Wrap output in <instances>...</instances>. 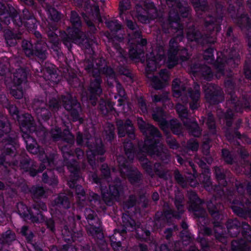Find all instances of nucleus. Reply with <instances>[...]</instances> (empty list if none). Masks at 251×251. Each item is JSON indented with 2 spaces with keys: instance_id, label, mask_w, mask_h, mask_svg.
<instances>
[{
  "instance_id": "1",
  "label": "nucleus",
  "mask_w": 251,
  "mask_h": 251,
  "mask_svg": "<svg viewBox=\"0 0 251 251\" xmlns=\"http://www.w3.org/2000/svg\"><path fill=\"white\" fill-rule=\"evenodd\" d=\"M137 124L146 138L141 151L147 153L151 158L160 160L165 163L171 161V155L169 150L160 143L162 134L159 130L153 126L146 123L141 118L137 119Z\"/></svg>"
},
{
  "instance_id": "2",
  "label": "nucleus",
  "mask_w": 251,
  "mask_h": 251,
  "mask_svg": "<svg viewBox=\"0 0 251 251\" xmlns=\"http://www.w3.org/2000/svg\"><path fill=\"white\" fill-rule=\"evenodd\" d=\"M95 63L97 67H94L93 60L91 58L86 59L81 62V67L90 77L86 100L93 106L96 105L98 97L102 93L101 85L102 80L100 75V70L106 66V60L103 57L96 58Z\"/></svg>"
},
{
  "instance_id": "3",
  "label": "nucleus",
  "mask_w": 251,
  "mask_h": 251,
  "mask_svg": "<svg viewBox=\"0 0 251 251\" xmlns=\"http://www.w3.org/2000/svg\"><path fill=\"white\" fill-rule=\"evenodd\" d=\"M172 88L174 97L180 98L183 103L189 102L192 110L200 106L201 92L199 84L195 83L193 88L187 87L179 79L175 78L172 82Z\"/></svg>"
},
{
  "instance_id": "4",
  "label": "nucleus",
  "mask_w": 251,
  "mask_h": 251,
  "mask_svg": "<svg viewBox=\"0 0 251 251\" xmlns=\"http://www.w3.org/2000/svg\"><path fill=\"white\" fill-rule=\"evenodd\" d=\"M61 95L49 99L45 101L40 98L34 99L31 107L39 122H47L52 116V113H55L62 107Z\"/></svg>"
},
{
  "instance_id": "5",
  "label": "nucleus",
  "mask_w": 251,
  "mask_h": 251,
  "mask_svg": "<svg viewBox=\"0 0 251 251\" xmlns=\"http://www.w3.org/2000/svg\"><path fill=\"white\" fill-rule=\"evenodd\" d=\"M191 1L195 6V10L198 16L200 18L203 19L205 26L206 27L209 26V30H214L216 28L218 31L220 28V24L223 20V14L224 11L222 2L216 1L215 3L217 14V17L215 18L206 12L207 9V5L205 0H191Z\"/></svg>"
},
{
  "instance_id": "6",
  "label": "nucleus",
  "mask_w": 251,
  "mask_h": 251,
  "mask_svg": "<svg viewBox=\"0 0 251 251\" xmlns=\"http://www.w3.org/2000/svg\"><path fill=\"white\" fill-rule=\"evenodd\" d=\"M232 28L229 27L227 29L226 35V39L229 42V48L230 50L229 58L226 60L220 57H217L215 67L216 68V76L220 77L221 75H224V69L226 63L227 64L232 65V63L238 64L239 61V52L241 49V45L238 39L232 37Z\"/></svg>"
},
{
  "instance_id": "7",
  "label": "nucleus",
  "mask_w": 251,
  "mask_h": 251,
  "mask_svg": "<svg viewBox=\"0 0 251 251\" xmlns=\"http://www.w3.org/2000/svg\"><path fill=\"white\" fill-rule=\"evenodd\" d=\"M225 84L227 87V93L226 105L229 107L225 113V119L226 125L228 127H230L232 124V119L234 116L232 110H234L236 112L241 113L244 108H248L249 106L246 102L243 103L237 97L233 89L234 83L231 79L227 80Z\"/></svg>"
},
{
  "instance_id": "8",
  "label": "nucleus",
  "mask_w": 251,
  "mask_h": 251,
  "mask_svg": "<svg viewBox=\"0 0 251 251\" xmlns=\"http://www.w3.org/2000/svg\"><path fill=\"white\" fill-rule=\"evenodd\" d=\"M174 204L177 211L170 209L166 211L164 214L159 212L155 214L153 222V226L155 228H159L164 226L167 222L166 219L170 218V215L178 219L180 217L181 215L184 211V198L182 194L178 193L176 195Z\"/></svg>"
},
{
  "instance_id": "9",
  "label": "nucleus",
  "mask_w": 251,
  "mask_h": 251,
  "mask_svg": "<svg viewBox=\"0 0 251 251\" xmlns=\"http://www.w3.org/2000/svg\"><path fill=\"white\" fill-rule=\"evenodd\" d=\"M183 37V33L180 31L179 33H177L169 41L168 57L169 61L172 63L171 65L173 66L178 63L179 59L183 61L188 58L187 50L181 48L178 45L179 42L182 40Z\"/></svg>"
},
{
  "instance_id": "10",
  "label": "nucleus",
  "mask_w": 251,
  "mask_h": 251,
  "mask_svg": "<svg viewBox=\"0 0 251 251\" xmlns=\"http://www.w3.org/2000/svg\"><path fill=\"white\" fill-rule=\"evenodd\" d=\"M122 219L121 226L115 229V231L123 238H126L127 230L132 231L133 229L136 230L137 237L140 239H146L150 236L151 232L149 230L140 226V225H136L134 220L128 215L124 214Z\"/></svg>"
},
{
  "instance_id": "11",
  "label": "nucleus",
  "mask_w": 251,
  "mask_h": 251,
  "mask_svg": "<svg viewBox=\"0 0 251 251\" xmlns=\"http://www.w3.org/2000/svg\"><path fill=\"white\" fill-rule=\"evenodd\" d=\"M76 142L78 146L87 147L90 151L100 154H103L105 152L101 139L93 137L89 134L83 135L80 132H77Z\"/></svg>"
},
{
  "instance_id": "12",
  "label": "nucleus",
  "mask_w": 251,
  "mask_h": 251,
  "mask_svg": "<svg viewBox=\"0 0 251 251\" xmlns=\"http://www.w3.org/2000/svg\"><path fill=\"white\" fill-rule=\"evenodd\" d=\"M61 100L62 106L70 113L73 121H79L80 123H82L83 120L80 115L81 112V105L76 98L67 94L61 95Z\"/></svg>"
},
{
  "instance_id": "13",
  "label": "nucleus",
  "mask_w": 251,
  "mask_h": 251,
  "mask_svg": "<svg viewBox=\"0 0 251 251\" xmlns=\"http://www.w3.org/2000/svg\"><path fill=\"white\" fill-rule=\"evenodd\" d=\"M237 192L241 198L239 200H234L232 201L231 208L233 211L238 216L246 219L250 218L251 219V209H246L241 207L238 206H243L244 201L242 197L245 192V185L241 183H237L235 184Z\"/></svg>"
},
{
  "instance_id": "14",
  "label": "nucleus",
  "mask_w": 251,
  "mask_h": 251,
  "mask_svg": "<svg viewBox=\"0 0 251 251\" xmlns=\"http://www.w3.org/2000/svg\"><path fill=\"white\" fill-rule=\"evenodd\" d=\"M63 44L70 49L72 48V43H74L85 48H88L95 43L93 39L91 41L86 37L84 32H75L73 31L72 34L67 35L65 33L61 36Z\"/></svg>"
},
{
  "instance_id": "15",
  "label": "nucleus",
  "mask_w": 251,
  "mask_h": 251,
  "mask_svg": "<svg viewBox=\"0 0 251 251\" xmlns=\"http://www.w3.org/2000/svg\"><path fill=\"white\" fill-rule=\"evenodd\" d=\"M63 228L62 229V236L63 240L67 244L63 245V250L67 251L68 250H73V247L69 245L73 240V228L75 226V218L74 215L68 216L67 219H63L62 222Z\"/></svg>"
},
{
  "instance_id": "16",
  "label": "nucleus",
  "mask_w": 251,
  "mask_h": 251,
  "mask_svg": "<svg viewBox=\"0 0 251 251\" xmlns=\"http://www.w3.org/2000/svg\"><path fill=\"white\" fill-rule=\"evenodd\" d=\"M203 91L206 101L211 104H216L224 100V93L222 89L213 83L204 85Z\"/></svg>"
},
{
  "instance_id": "17",
  "label": "nucleus",
  "mask_w": 251,
  "mask_h": 251,
  "mask_svg": "<svg viewBox=\"0 0 251 251\" xmlns=\"http://www.w3.org/2000/svg\"><path fill=\"white\" fill-rule=\"evenodd\" d=\"M189 203V210H192L196 218L205 219L207 214L202 207V201L198 196L195 192L191 191L188 192Z\"/></svg>"
},
{
  "instance_id": "18",
  "label": "nucleus",
  "mask_w": 251,
  "mask_h": 251,
  "mask_svg": "<svg viewBox=\"0 0 251 251\" xmlns=\"http://www.w3.org/2000/svg\"><path fill=\"white\" fill-rule=\"evenodd\" d=\"M17 138V133L11 131L10 124L7 121H0V144L1 146L15 145Z\"/></svg>"
},
{
  "instance_id": "19",
  "label": "nucleus",
  "mask_w": 251,
  "mask_h": 251,
  "mask_svg": "<svg viewBox=\"0 0 251 251\" xmlns=\"http://www.w3.org/2000/svg\"><path fill=\"white\" fill-rule=\"evenodd\" d=\"M115 123L119 137H125L127 135L131 140L135 138V128L131 120L129 119L125 120L117 119Z\"/></svg>"
},
{
  "instance_id": "20",
  "label": "nucleus",
  "mask_w": 251,
  "mask_h": 251,
  "mask_svg": "<svg viewBox=\"0 0 251 251\" xmlns=\"http://www.w3.org/2000/svg\"><path fill=\"white\" fill-rule=\"evenodd\" d=\"M179 11L174 9L170 10L168 18V24H164L162 27L165 32L170 33L171 31H176L179 33L181 31L183 33V24L180 23Z\"/></svg>"
},
{
  "instance_id": "21",
  "label": "nucleus",
  "mask_w": 251,
  "mask_h": 251,
  "mask_svg": "<svg viewBox=\"0 0 251 251\" xmlns=\"http://www.w3.org/2000/svg\"><path fill=\"white\" fill-rule=\"evenodd\" d=\"M187 26L186 36L189 41H195L202 45L215 42L214 39H211L207 35H202L199 30L195 28L193 23H189Z\"/></svg>"
},
{
  "instance_id": "22",
  "label": "nucleus",
  "mask_w": 251,
  "mask_h": 251,
  "mask_svg": "<svg viewBox=\"0 0 251 251\" xmlns=\"http://www.w3.org/2000/svg\"><path fill=\"white\" fill-rule=\"evenodd\" d=\"M4 149L0 154V165H2L5 169L6 175L9 173V171L7 169L8 166H18V161L15 160L10 162L9 157H11L16 155V148L14 145H8L3 146Z\"/></svg>"
},
{
  "instance_id": "23",
  "label": "nucleus",
  "mask_w": 251,
  "mask_h": 251,
  "mask_svg": "<svg viewBox=\"0 0 251 251\" xmlns=\"http://www.w3.org/2000/svg\"><path fill=\"white\" fill-rule=\"evenodd\" d=\"M46 204L41 201H36L32 204L29 209V219L32 223H42L45 220V216L43 214L42 211H47Z\"/></svg>"
},
{
  "instance_id": "24",
  "label": "nucleus",
  "mask_w": 251,
  "mask_h": 251,
  "mask_svg": "<svg viewBox=\"0 0 251 251\" xmlns=\"http://www.w3.org/2000/svg\"><path fill=\"white\" fill-rule=\"evenodd\" d=\"M84 215L90 226L88 232L93 236L100 233L101 223L96 213L91 209L86 208L84 210Z\"/></svg>"
},
{
  "instance_id": "25",
  "label": "nucleus",
  "mask_w": 251,
  "mask_h": 251,
  "mask_svg": "<svg viewBox=\"0 0 251 251\" xmlns=\"http://www.w3.org/2000/svg\"><path fill=\"white\" fill-rule=\"evenodd\" d=\"M147 77L151 81V85L156 90H160L164 88L168 84L169 79L167 69L161 70L159 72V76L149 73L147 75Z\"/></svg>"
},
{
  "instance_id": "26",
  "label": "nucleus",
  "mask_w": 251,
  "mask_h": 251,
  "mask_svg": "<svg viewBox=\"0 0 251 251\" xmlns=\"http://www.w3.org/2000/svg\"><path fill=\"white\" fill-rule=\"evenodd\" d=\"M206 206L209 213L214 220L218 221L222 219L224 205L220 199L213 196L209 201H207Z\"/></svg>"
},
{
  "instance_id": "27",
  "label": "nucleus",
  "mask_w": 251,
  "mask_h": 251,
  "mask_svg": "<svg viewBox=\"0 0 251 251\" xmlns=\"http://www.w3.org/2000/svg\"><path fill=\"white\" fill-rule=\"evenodd\" d=\"M50 133L54 141H62L70 144L75 143V137L68 129L62 132L60 128L55 126L50 130Z\"/></svg>"
},
{
  "instance_id": "28",
  "label": "nucleus",
  "mask_w": 251,
  "mask_h": 251,
  "mask_svg": "<svg viewBox=\"0 0 251 251\" xmlns=\"http://www.w3.org/2000/svg\"><path fill=\"white\" fill-rule=\"evenodd\" d=\"M92 14H88L82 13V17L86 23L89 29V31L91 33H95L96 30V28L94 24V22L96 20L99 22H101V18L100 15L99 7L98 5H94L91 9Z\"/></svg>"
},
{
  "instance_id": "29",
  "label": "nucleus",
  "mask_w": 251,
  "mask_h": 251,
  "mask_svg": "<svg viewBox=\"0 0 251 251\" xmlns=\"http://www.w3.org/2000/svg\"><path fill=\"white\" fill-rule=\"evenodd\" d=\"M140 39H134L133 43H128L131 45L128 50L129 56L132 59L139 58L144 53V47L147 45V40L142 38H140Z\"/></svg>"
},
{
  "instance_id": "30",
  "label": "nucleus",
  "mask_w": 251,
  "mask_h": 251,
  "mask_svg": "<svg viewBox=\"0 0 251 251\" xmlns=\"http://www.w3.org/2000/svg\"><path fill=\"white\" fill-rule=\"evenodd\" d=\"M67 168L71 173L70 179L68 181V184L70 188H75L76 185V181L82 177V174L81 170L85 169L86 165L84 162H82L81 169L79 165L73 166L71 163H67Z\"/></svg>"
},
{
  "instance_id": "31",
  "label": "nucleus",
  "mask_w": 251,
  "mask_h": 251,
  "mask_svg": "<svg viewBox=\"0 0 251 251\" xmlns=\"http://www.w3.org/2000/svg\"><path fill=\"white\" fill-rule=\"evenodd\" d=\"M166 2L168 7H171V10L179 11L183 18L189 17L190 8L185 1L181 2L179 0H166Z\"/></svg>"
},
{
  "instance_id": "32",
  "label": "nucleus",
  "mask_w": 251,
  "mask_h": 251,
  "mask_svg": "<svg viewBox=\"0 0 251 251\" xmlns=\"http://www.w3.org/2000/svg\"><path fill=\"white\" fill-rule=\"evenodd\" d=\"M18 121L21 125V132L22 133L23 128H25V131L31 132L35 130L36 124L34 118L28 113L19 115Z\"/></svg>"
},
{
  "instance_id": "33",
  "label": "nucleus",
  "mask_w": 251,
  "mask_h": 251,
  "mask_svg": "<svg viewBox=\"0 0 251 251\" xmlns=\"http://www.w3.org/2000/svg\"><path fill=\"white\" fill-rule=\"evenodd\" d=\"M121 175L122 177H127L129 182L132 184L138 183L142 178V174L135 167L123 168Z\"/></svg>"
},
{
  "instance_id": "34",
  "label": "nucleus",
  "mask_w": 251,
  "mask_h": 251,
  "mask_svg": "<svg viewBox=\"0 0 251 251\" xmlns=\"http://www.w3.org/2000/svg\"><path fill=\"white\" fill-rule=\"evenodd\" d=\"M73 144H70L64 142L59 144V149L61 151L64 158V165L68 167V163H71L73 166L79 165L78 162L74 159H69L68 157L74 156V152L71 150V147Z\"/></svg>"
},
{
  "instance_id": "35",
  "label": "nucleus",
  "mask_w": 251,
  "mask_h": 251,
  "mask_svg": "<svg viewBox=\"0 0 251 251\" xmlns=\"http://www.w3.org/2000/svg\"><path fill=\"white\" fill-rule=\"evenodd\" d=\"M190 67L193 73H200L206 80L210 81L213 77V73L211 68L206 65H202L199 63H191Z\"/></svg>"
},
{
  "instance_id": "36",
  "label": "nucleus",
  "mask_w": 251,
  "mask_h": 251,
  "mask_svg": "<svg viewBox=\"0 0 251 251\" xmlns=\"http://www.w3.org/2000/svg\"><path fill=\"white\" fill-rule=\"evenodd\" d=\"M30 132L25 131V128H23L21 135L26 144L27 150L31 153L36 154L39 150L36 140L30 135Z\"/></svg>"
},
{
  "instance_id": "37",
  "label": "nucleus",
  "mask_w": 251,
  "mask_h": 251,
  "mask_svg": "<svg viewBox=\"0 0 251 251\" xmlns=\"http://www.w3.org/2000/svg\"><path fill=\"white\" fill-rule=\"evenodd\" d=\"M48 46L46 42L41 43H34V47L32 50V56L37 57L39 60L43 61L47 58L48 54Z\"/></svg>"
},
{
  "instance_id": "38",
  "label": "nucleus",
  "mask_w": 251,
  "mask_h": 251,
  "mask_svg": "<svg viewBox=\"0 0 251 251\" xmlns=\"http://www.w3.org/2000/svg\"><path fill=\"white\" fill-rule=\"evenodd\" d=\"M126 25L130 30L128 33V43H133L134 39L140 40V38H142V32L137 24L131 20H126Z\"/></svg>"
},
{
  "instance_id": "39",
  "label": "nucleus",
  "mask_w": 251,
  "mask_h": 251,
  "mask_svg": "<svg viewBox=\"0 0 251 251\" xmlns=\"http://www.w3.org/2000/svg\"><path fill=\"white\" fill-rule=\"evenodd\" d=\"M152 119L158 123L161 129L166 132L168 129V123L165 119V113L160 107H156L152 114Z\"/></svg>"
},
{
  "instance_id": "40",
  "label": "nucleus",
  "mask_w": 251,
  "mask_h": 251,
  "mask_svg": "<svg viewBox=\"0 0 251 251\" xmlns=\"http://www.w3.org/2000/svg\"><path fill=\"white\" fill-rule=\"evenodd\" d=\"M72 197V193H60L54 199V204L59 208L68 209L70 207L71 200Z\"/></svg>"
},
{
  "instance_id": "41",
  "label": "nucleus",
  "mask_w": 251,
  "mask_h": 251,
  "mask_svg": "<svg viewBox=\"0 0 251 251\" xmlns=\"http://www.w3.org/2000/svg\"><path fill=\"white\" fill-rule=\"evenodd\" d=\"M19 160L18 166L15 167H20V169L25 172H27L29 169L32 166H35L36 162L31 159L25 153H22L18 157Z\"/></svg>"
},
{
  "instance_id": "42",
  "label": "nucleus",
  "mask_w": 251,
  "mask_h": 251,
  "mask_svg": "<svg viewBox=\"0 0 251 251\" xmlns=\"http://www.w3.org/2000/svg\"><path fill=\"white\" fill-rule=\"evenodd\" d=\"M226 226L229 235L231 237H236L241 231L242 223L236 219H229L226 222Z\"/></svg>"
},
{
  "instance_id": "43",
  "label": "nucleus",
  "mask_w": 251,
  "mask_h": 251,
  "mask_svg": "<svg viewBox=\"0 0 251 251\" xmlns=\"http://www.w3.org/2000/svg\"><path fill=\"white\" fill-rule=\"evenodd\" d=\"M16 16L18 18H15L9 12H7L4 16H0V21L2 25H8L11 24V21L13 22V24L17 26H21L23 25L22 20L20 16L19 15L18 12L16 11Z\"/></svg>"
},
{
  "instance_id": "44",
  "label": "nucleus",
  "mask_w": 251,
  "mask_h": 251,
  "mask_svg": "<svg viewBox=\"0 0 251 251\" xmlns=\"http://www.w3.org/2000/svg\"><path fill=\"white\" fill-rule=\"evenodd\" d=\"M160 161V160H159ZM162 163L155 162L153 167V174L155 173L159 177L167 180L169 177V170L164 167L165 164H169L165 163L161 160Z\"/></svg>"
},
{
  "instance_id": "45",
  "label": "nucleus",
  "mask_w": 251,
  "mask_h": 251,
  "mask_svg": "<svg viewBox=\"0 0 251 251\" xmlns=\"http://www.w3.org/2000/svg\"><path fill=\"white\" fill-rule=\"evenodd\" d=\"M70 22L75 32H83L80 30L82 26V20L77 12L72 10L70 15Z\"/></svg>"
},
{
  "instance_id": "46",
  "label": "nucleus",
  "mask_w": 251,
  "mask_h": 251,
  "mask_svg": "<svg viewBox=\"0 0 251 251\" xmlns=\"http://www.w3.org/2000/svg\"><path fill=\"white\" fill-rule=\"evenodd\" d=\"M176 109L184 125H185V122H189L191 121L192 120L195 119L188 113L187 108L184 105L178 103L176 105Z\"/></svg>"
},
{
  "instance_id": "47",
  "label": "nucleus",
  "mask_w": 251,
  "mask_h": 251,
  "mask_svg": "<svg viewBox=\"0 0 251 251\" xmlns=\"http://www.w3.org/2000/svg\"><path fill=\"white\" fill-rule=\"evenodd\" d=\"M188 130L189 134L194 137H199L201 134V130L199 126L196 119L189 122H185L184 125Z\"/></svg>"
},
{
  "instance_id": "48",
  "label": "nucleus",
  "mask_w": 251,
  "mask_h": 251,
  "mask_svg": "<svg viewBox=\"0 0 251 251\" xmlns=\"http://www.w3.org/2000/svg\"><path fill=\"white\" fill-rule=\"evenodd\" d=\"M147 67L146 69V75L149 73L152 74L155 71L158 66V62L153 52L147 54Z\"/></svg>"
},
{
  "instance_id": "49",
  "label": "nucleus",
  "mask_w": 251,
  "mask_h": 251,
  "mask_svg": "<svg viewBox=\"0 0 251 251\" xmlns=\"http://www.w3.org/2000/svg\"><path fill=\"white\" fill-rule=\"evenodd\" d=\"M27 81V72L24 68L16 70L14 74L13 82L14 84L20 86Z\"/></svg>"
},
{
  "instance_id": "50",
  "label": "nucleus",
  "mask_w": 251,
  "mask_h": 251,
  "mask_svg": "<svg viewBox=\"0 0 251 251\" xmlns=\"http://www.w3.org/2000/svg\"><path fill=\"white\" fill-rule=\"evenodd\" d=\"M4 37L7 45L10 47L16 46L17 44V40L22 38L21 34H15L9 30L4 32Z\"/></svg>"
},
{
  "instance_id": "51",
  "label": "nucleus",
  "mask_w": 251,
  "mask_h": 251,
  "mask_svg": "<svg viewBox=\"0 0 251 251\" xmlns=\"http://www.w3.org/2000/svg\"><path fill=\"white\" fill-rule=\"evenodd\" d=\"M214 174L219 183L222 187H225L227 184L226 180V171L222 166H215L214 168Z\"/></svg>"
},
{
  "instance_id": "52",
  "label": "nucleus",
  "mask_w": 251,
  "mask_h": 251,
  "mask_svg": "<svg viewBox=\"0 0 251 251\" xmlns=\"http://www.w3.org/2000/svg\"><path fill=\"white\" fill-rule=\"evenodd\" d=\"M232 251H249L250 247L249 243L244 240H234L231 242Z\"/></svg>"
},
{
  "instance_id": "53",
  "label": "nucleus",
  "mask_w": 251,
  "mask_h": 251,
  "mask_svg": "<svg viewBox=\"0 0 251 251\" xmlns=\"http://www.w3.org/2000/svg\"><path fill=\"white\" fill-rule=\"evenodd\" d=\"M199 181L207 190L210 191L212 189L209 169H206L202 172L200 176Z\"/></svg>"
},
{
  "instance_id": "54",
  "label": "nucleus",
  "mask_w": 251,
  "mask_h": 251,
  "mask_svg": "<svg viewBox=\"0 0 251 251\" xmlns=\"http://www.w3.org/2000/svg\"><path fill=\"white\" fill-rule=\"evenodd\" d=\"M214 232L216 240L223 245L227 242L226 238L223 235V229L220 222L217 221L213 223Z\"/></svg>"
},
{
  "instance_id": "55",
  "label": "nucleus",
  "mask_w": 251,
  "mask_h": 251,
  "mask_svg": "<svg viewBox=\"0 0 251 251\" xmlns=\"http://www.w3.org/2000/svg\"><path fill=\"white\" fill-rule=\"evenodd\" d=\"M112 46L114 50L116 51L117 54L116 57L118 61L122 62L124 63L126 61L127 54L126 51H125L120 45L117 43L114 42H111Z\"/></svg>"
},
{
  "instance_id": "56",
  "label": "nucleus",
  "mask_w": 251,
  "mask_h": 251,
  "mask_svg": "<svg viewBox=\"0 0 251 251\" xmlns=\"http://www.w3.org/2000/svg\"><path fill=\"white\" fill-rule=\"evenodd\" d=\"M116 71L118 75H125L130 82H133V75L131 70L127 66L119 64L116 69Z\"/></svg>"
},
{
  "instance_id": "57",
  "label": "nucleus",
  "mask_w": 251,
  "mask_h": 251,
  "mask_svg": "<svg viewBox=\"0 0 251 251\" xmlns=\"http://www.w3.org/2000/svg\"><path fill=\"white\" fill-rule=\"evenodd\" d=\"M181 241L168 242V243H164L160 245V251H181Z\"/></svg>"
},
{
  "instance_id": "58",
  "label": "nucleus",
  "mask_w": 251,
  "mask_h": 251,
  "mask_svg": "<svg viewBox=\"0 0 251 251\" xmlns=\"http://www.w3.org/2000/svg\"><path fill=\"white\" fill-rule=\"evenodd\" d=\"M144 9L146 10L147 14L150 19L152 20L157 17V10L153 2L146 0L144 2Z\"/></svg>"
},
{
  "instance_id": "59",
  "label": "nucleus",
  "mask_w": 251,
  "mask_h": 251,
  "mask_svg": "<svg viewBox=\"0 0 251 251\" xmlns=\"http://www.w3.org/2000/svg\"><path fill=\"white\" fill-rule=\"evenodd\" d=\"M169 126L174 134L178 136L182 134V126L176 119L171 120L168 123Z\"/></svg>"
},
{
  "instance_id": "60",
  "label": "nucleus",
  "mask_w": 251,
  "mask_h": 251,
  "mask_svg": "<svg viewBox=\"0 0 251 251\" xmlns=\"http://www.w3.org/2000/svg\"><path fill=\"white\" fill-rule=\"evenodd\" d=\"M98 108L101 114L106 115L111 112L114 108L113 103L111 101L106 102L104 100L101 99L99 101Z\"/></svg>"
},
{
  "instance_id": "61",
  "label": "nucleus",
  "mask_w": 251,
  "mask_h": 251,
  "mask_svg": "<svg viewBox=\"0 0 251 251\" xmlns=\"http://www.w3.org/2000/svg\"><path fill=\"white\" fill-rule=\"evenodd\" d=\"M124 148L128 160L130 161L133 160L134 158V149L132 143L130 140H125L124 142Z\"/></svg>"
},
{
  "instance_id": "62",
  "label": "nucleus",
  "mask_w": 251,
  "mask_h": 251,
  "mask_svg": "<svg viewBox=\"0 0 251 251\" xmlns=\"http://www.w3.org/2000/svg\"><path fill=\"white\" fill-rule=\"evenodd\" d=\"M7 12L15 18H18L16 16V10L10 4L0 2V16H4Z\"/></svg>"
},
{
  "instance_id": "63",
  "label": "nucleus",
  "mask_w": 251,
  "mask_h": 251,
  "mask_svg": "<svg viewBox=\"0 0 251 251\" xmlns=\"http://www.w3.org/2000/svg\"><path fill=\"white\" fill-rule=\"evenodd\" d=\"M115 127L112 124H108L104 130V139L107 141L112 142L115 138Z\"/></svg>"
},
{
  "instance_id": "64",
  "label": "nucleus",
  "mask_w": 251,
  "mask_h": 251,
  "mask_svg": "<svg viewBox=\"0 0 251 251\" xmlns=\"http://www.w3.org/2000/svg\"><path fill=\"white\" fill-rule=\"evenodd\" d=\"M29 192L32 195V198L34 200L38 199L43 197L45 194V190L42 187L38 186H33L29 190Z\"/></svg>"
}]
</instances>
